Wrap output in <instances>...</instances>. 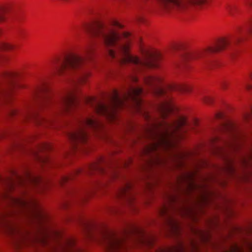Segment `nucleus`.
I'll return each mask as SVG.
<instances>
[{"label":"nucleus","mask_w":252,"mask_h":252,"mask_svg":"<svg viewBox=\"0 0 252 252\" xmlns=\"http://www.w3.org/2000/svg\"><path fill=\"white\" fill-rule=\"evenodd\" d=\"M0 182L4 187V190L0 193V232L12 237L13 245L17 251L27 247L34 249L43 246L49 247L50 252H86L77 246L73 237L62 238L59 232H54L53 235L61 240L53 243L48 232H42L39 236L32 237L12 221V217L21 211L20 210L31 212L33 217L39 221L42 219L36 200L31 196H26L27 188L43 186L40 177L27 173L25 178L15 174L14 179L0 178Z\"/></svg>","instance_id":"obj_1"},{"label":"nucleus","mask_w":252,"mask_h":252,"mask_svg":"<svg viewBox=\"0 0 252 252\" xmlns=\"http://www.w3.org/2000/svg\"><path fill=\"white\" fill-rule=\"evenodd\" d=\"M85 30L92 36L101 38L107 47H115L118 53L109 49L108 50L109 56L115 58L119 54V60L122 63L134 66L136 71L141 70L144 67H156L157 62L160 58L159 53L151 52L144 49L141 50L143 61H141L136 56L131 55L129 51L128 38L130 34L128 32H124L120 35L100 22L86 25Z\"/></svg>","instance_id":"obj_2"},{"label":"nucleus","mask_w":252,"mask_h":252,"mask_svg":"<svg viewBox=\"0 0 252 252\" xmlns=\"http://www.w3.org/2000/svg\"><path fill=\"white\" fill-rule=\"evenodd\" d=\"M187 124V120L183 117L171 123L164 120L153 122L148 130L155 140L144 150L149 157L148 162L151 166L160 165L164 162L158 154H156L154 157L152 153L157 152L159 149H166L174 146L176 141L182 138V128Z\"/></svg>","instance_id":"obj_3"},{"label":"nucleus","mask_w":252,"mask_h":252,"mask_svg":"<svg viewBox=\"0 0 252 252\" xmlns=\"http://www.w3.org/2000/svg\"><path fill=\"white\" fill-rule=\"evenodd\" d=\"M142 94L143 90L141 88L129 85L121 94L114 91L107 105L94 97H86L84 100L96 113L104 116L111 122H115L118 119L117 110L125 106L127 102L130 101L138 113L142 114L147 121H150V115L143 110V102L140 97Z\"/></svg>","instance_id":"obj_4"},{"label":"nucleus","mask_w":252,"mask_h":252,"mask_svg":"<svg viewBox=\"0 0 252 252\" xmlns=\"http://www.w3.org/2000/svg\"><path fill=\"white\" fill-rule=\"evenodd\" d=\"M87 71L82 70L72 82L73 87L66 91L58 99L55 100L50 94L47 85L43 84L37 87L33 92V97L38 107L41 108L51 107L56 108L60 113L70 112L77 108L79 102L76 96L75 86L85 82L89 75Z\"/></svg>","instance_id":"obj_5"},{"label":"nucleus","mask_w":252,"mask_h":252,"mask_svg":"<svg viewBox=\"0 0 252 252\" xmlns=\"http://www.w3.org/2000/svg\"><path fill=\"white\" fill-rule=\"evenodd\" d=\"M133 234L140 235L139 241L143 245L151 246L154 243L152 237L147 236L141 230L132 226L124 229L120 234L104 228L101 231V240L107 252H127L126 239Z\"/></svg>","instance_id":"obj_6"},{"label":"nucleus","mask_w":252,"mask_h":252,"mask_svg":"<svg viewBox=\"0 0 252 252\" xmlns=\"http://www.w3.org/2000/svg\"><path fill=\"white\" fill-rule=\"evenodd\" d=\"M94 48L93 43L90 44L84 51V57L69 54L62 59L57 58L53 62V67L56 72L62 74L70 70H82L87 60L93 58Z\"/></svg>","instance_id":"obj_7"},{"label":"nucleus","mask_w":252,"mask_h":252,"mask_svg":"<svg viewBox=\"0 0 252 252\" xmlns=\"http://www.w3.org/2000/svg\"><path fill=\"white\" fill-rule=\"evenodd\" d=\"M102 124L93 117H84L79 120V126L75 132H69L68 137L71 141L74 149L80 148L79 144H86L88 140V135L86 131L87 127L93 129H98Z\"/></svg>","instance_id":"obj_8"},{"label":"nucleus","mask_w":252,"mask_h":252,"mask_svg":"<svg viewBox=\"0 0 252 252\" xmlns=\"http://www.w3.org/2000/svg\"><path fill=\"white\" fill-rule=\"evenodd\" d=\"M231 43V41L227 39H220L214 47H210L205 51L202 52H193L189 54L186 58L191 60H197L200 64H203L207 68H211L210 63L207 60V56L213 53H217L224 49Z\"/></svg>","instance_id":"obj_9"},{"label":"nucleus","mask_w":252,"mask_h":252,"mask_svg":"<svg viewBox=\"0 0 252 252\" xmlns=\"http://www.w3.org/2000/svg\"><path fill=\"white\" fill-rule=\"evenodd\" d=\"M221 130L227 133L228 139L223 140V143L229 148L235 149L237 148L239 133L236 125L231 122H226L221 126Z\"/></svg>","instance_id":"obj_10"},{"label":"nucleus","mask_w":252,"mask_h":252,"mask_svg":"<svg viewBox=\"0 0 252 252\" xmlns=\"http://www.w3.org/2000/svg\"><path fill=\"white\" fill-rule=\"evenodd\" d=\"M157 95L163 96L164 97L161 102L157 106V109L160 117L165 119L168 114L174 110V106L171 98L168 95L166 94L165 91L161 88H158L156 90Z\"/></svg>","instance_id":"obj_11"},{"label":"nucleus","mask_w":252,"mask_h":252,"mask_svg":"<svg viewBox=\"0 0 252 252\" xmlns=\"http://www.w3.org/2000/svg\"><path fill=\"white\" fill-rule=\"evenodd\" d=\"M160 5L167 10H180L186 7L188 3H205L207 0H158Z\"/></svg>","instance_id":"obj_12"},{"label":"nucleus","mask_w":252,"mask_h":252,"mask_svg":"<svg viewBox=\"0 0 252 252\" xmlns=\"http://www.w3.org/2000/svg\"><path fill=\"white\" fill-rule=\"evenodd\" d=\"M169 209L170 207L164 205L160 208L159 213L161 217L165 219L171 232L177 235L180 232V225L169 214Z\"/></svg>","instance_id":"obj_13"},{"label":"nucleus","mask_w":252,"mask_h":252,"mask_svg":"<svg viewBox=\"0 0 252 252\" xmlns=\"http://www.w3.org/2000/svg\"><path fill=\"white\" fill-rule=\"evenodd\" d=\"M132 184L128 181H126L120 188L118 196L128 204H132L134 199V193L132 191Z\"/></svg>","instance_id":"obj_14"},{"label":"nucleus","mask_w":252,"mask_h":252,"mask_svg":"<svg viewBox=\"0 0 252 252\" xmlns=\"http://www.w3.org/2000/svg\"><path fill=\"white\" fill-rule=\"evenodd\" d=\"M189 243L190 252H199V246L197 242L191 240ZM156 252H186V250L184 245L180 243L176 247L158 249Z\"/></svg>","instance_id":"obj_15"},{"label":"nucleus","mask_w":252,"mask_h":252,"mask_svg":"<svg viewBox=\"0 0 252 252\" xmlns=\"http://www.w3.org/2000/svg\"><path fill=\"white\" fill-rule=\"evenodd\" d=\"M4 77L7 79L10 83L9 87L7 90L3 92L0 91V94H2L4 96L10 97L13 93L15 87L14 84V79L17 77L18 75L16 72H6L3 73Z\"/></svg>","instance_id":"obj_16"},{"label":"nucleus","mask_w":252,"mask_h":252,"mask_svg":"<svg viewBox=\"0 0 252 252\" xmlns=\"http://www.w3.org/2000/svg\"><path fill=\"white\" fill-rule=\"evenodd\" d=\"M193 233L197 236L200 241L204 243H211V236L208 230L195 229Z\"/></svg>","instance_id":"obj_17"},{"label":"nucleus","mask_w":252,"mask_h":252,"mask_svg":"<svg viewBox=\"0 0 252 252\" xmlns=\"http://www.w3.org/2000/svg\"><path fill=\"white\" fill-rule=\"evenodd\" d=\"M104 162V159L101 158L98 161V163H95L89 166V171L91 174L93 172H98L100 173H105V170L103 166H102L101 163Z\"/></svg>","instance_id":"obj_18"},{"label":"nucleus","mask_w":252,"mask_h":252,"mask_svg":"<svg viewBox=\"0 0 252 252\" xmlns=\"http://www.w3.org/2000/svg\"><path fill=\"white\" fill-rule=\"evenodd\" d=\"M169 89L171 91H176L181 93H189L191 91L190 86L183 84H175L169 86Z\"/></svg>","instance_id":"obj_19"},{"label":"nucleus","mask_w":252,"mask_h":252,"mask_svg":"<svg viewBox=\"0 0 252 252\" xmlns=\"http://www.w3.org/2000/svg\"><path fill=\"white\" fill-rule=\"evenodd\" d=\"M28 116L33 118L38 125L49 124L51 123L52 120L51 118H46L37 114H28Z\"/></svg>","instance_id":"obj_20"},{"label":"nucleus","mask_w":252,"mask_h":252,"mask_svg":"<svg viewBox=\"0 0 252 252\" xmlns=\"http://www.w3.org/2000/svg\"><path fill=\"white\" fill-rule=\"evenodd\" d=\"M161 81V79L157 76H149L145 79V82L150 85H156L157 83Z\"/></svg>","instance_id":"obj_21"},{"label":"nucleus","mask_w":252,"mask_h":252,"mask_svg":"<svg viewBox=\"0 0 252 252\" xmlns=\"http://www.w3.org/2000/svg\"><path fill=\"white\" fill-rule=\"evenodd\" d=\"M14 48L15 46L13 44L4 42H0V50L10 51L14 49Z\"/></svg>","instance_id":"obj_22"},{"label":"nucleus","mask_w":252,"mask_h":252,"mask_svg":"<svg viewBox=\"0 0 252 252\" xmlns=\"http://www.w3.org/2000/svg\"><path fill=\"white\" fill-rule=\"evenodd\" d=\"M194 173H189L188 175H186V178H189V180H191L190 182L191 183H189V189H194L196 188H198L197 185H196L194 181H193V176Z\"/></svg>","instance_id":"obj_23"},{"label":"nucleus","mask_w":252,"mask_h":252,"mask_svg":"<svg viewBox=\"0 0 252 252\" xmlns=\"http://www.w3.org/2000/svg\"><path fill=\"white\" fill-rule=\"evenodd\" d=\"M200 99L205 103L210 104L213 101V98L209 96L203 95L200 97Z\"/></svg>","instance_id":"obj_24"},{"label":"nucleus","mask_w":252,"mask_h":252,"mask_svg":"<svg viewBox=\"0 0 252 252\" xmlns=\"http://www.w3.org/2000/svg\"><path fill=\"white\" fill-rule=\"evenodd\" d=\"M226 162L227 165L226 167V170L230 173H233V172H234V169L232 165L231 161H229V160H227Z\"/></svg>","instance_id":"obj_25"},{"label":"nucleus","mask_w":252,"mask_h":252,"mask_svg":"<svg viewBox=\"0 0 252 252\" xmlns=\"http://www.w3.org/2000/svg\"><path fill=\"white\" fill-rule=\"evenodd\" d=\"M249 32L250 34H252V28L251 30H250ZM250 77L251 79L252 80V72H251L250 74ZM245 87L247 90H251L252 89V84H250L248 82H246L245 84Z\"/></svg>","instance_id":"obj_26"},{"label":"nucleus","mask_w":252,"mask_h":252,"mask_svg":"<svg viewBox=\"0 0 252 252\" xmlns=\"http://www.w3.org/2000/svg\"><path fill=\"white\" fill-rule=\"evenodd\" d=\"M72 178V175L63 176L61 178V179L60 180V184H61V185H63V184H64L65 183L67 182L68 181H69Z\"/></svg>","instance_id":"obj_27"},{"label":"nucleus","mask_w":252,"mask_h":252,"mask_svg":"<svg viewBox=\"0 0 252 252\" xmlns=\"http://www.w3.org/2000/svg\"><path fill=\"white\" fill-rule=\"evenodd\" d=\"M229 83L226 81H222L220 83V87L222 90H226L228 88Z\"/></svg>","instance_id":"obj_28"},{"label":"nucleus","mask_w":252,"mask_h":252,"mask_svg":"<svg viewBox=\"0 0 252 252\" xmlns=\"http://www.w3.org/2000/svg\"><path fill=\"white\" fill-rule=\"evenodd\" d=\"M167 199L170 203H174L176 201V198L173 195H168Z\"/></svg>","instance_id":"obj_29"},{"label":"nucleus","mask_w":252,"mask_h":252,"mask_svg":"<svg viewBox=\"0 0 252 252\" xmlns=\"http://www.w3.org/2000/svg\"><path fill=\"white\" fill-rule=\"evenodd\" d=\"M19 112L17 110H16V109L12 108L10 110V111L9 112V114L11 116H14V115H16Z\"/></svg>","instance_id":"obj_30"},{"label":"nucleus","mask_w":252,"mask_h":252,"mask_svg":"<svg viewBox=\"0 0 252 252\" xmlns=\"http://www.w3.org/2000/svg\"><path fill=\"white\" fill-rule=\"evenodd\" d=\"M182 213H185L187 214H190L191 213V212L190 209L187 208L186 207H183V208L182 209Z\"/></svg>","instance_id":"obj_31"},{"label":"nucleus","mask_w":252,"mask_h":252,"mask_svg":"<svg viewBox=\"0 0 252 252\" xmlns=\"http://www.w3.org/2000/svg\"><path fill=\"white\" fill-rule=\"evenodd\" d=\"M129 79L132 82H136L137 80V77L135 75H131L129 76Z\"/></svg>","instance_id":"obj_32"},{"label":"nucleus","mask_w":252,"mask_h":252,"mask_svg":"<svg viewBox=\"0 0 252 252\" xmlns=\"http://www.w3.org/2000/svg\"><path fill=\"white\" fill-rule=\"evenodd\" d=\"M50 148H51V147L50 145H49L48 144H44V145H42V146L41 147V150H48V149H50Z\"/></svg>","instance_id":"obj_33"},{"label":"nucleus","mask_w":252,"mask_h":252,"mask_svg":"<svg viewBox=\"0 0 252 252\" xmlns=\"http://www.w3.org/2000/svg\"><path fill=\"white\" fill-rule=\"evenodd\" d=\"M234 8L231 6H228L227 8V10L228 11V13L230 14V15H232L233 14V10Z\"/></svg>","instance_id":"obj_34"},{"label":"nucleus","mask_w":252,"mask_h":252,"mask_svg":"<svg viewBox=\"0 0 252 252\" xmlns=\"http://www.w3.org/2000/svg\"><path fill=\"white\" fill-rule=\"evenodd\" d=\"M113 25L120 28H122V26L118 21H114L113 22Z\"/></svg>","instance_id":"obj_35"},{"label":"nucleus","mask_w":252,"mask_h":252,"mask_svg":"<svg viewBox=\"0 0 252 252\" xmlns=\"http://www.w3.org/2000/svg\"><path fill=\"white\" fill-rule=\"evenodd\" d=\"M242 40V39L239 37H235L233 40V41L235 43H237L240 42Z\"/></svg>","instance_id":"obj_36"},{"label":"nucleus","mask_w":252,"mask_h":252,"mask_svg":"<svg viewBox=\"0 0 252 252\" xmlns=\"http://www.w3.org/2000/svg\"><path fill=\"white\" fill-rule=\"evenodd\" d=\"M111 174L113 178H117L118 176V173L116 171H113Z\"/></svg>","instance_id":"obj_37"},{"label":"nucleus","mask_w":252,"mask_h":252,"mask_svg":"<svg viewBox=\"0 0 252 252\" xmlns=\"http://www.w3.org/2000/svg\"><path fill=\"white\" fill-rule=\"evenodd\" d=\"M220 140V137L219 136H216L212 139L213 142H215Z\"/></svg>","instance_id":"obj_38"},{"label":"nucleus","mask_w":252,"mask_h":252,"mask_svg":"<svg viewBox=\"0 0 252 252\" xmlns=\"http://www.w3.org/2000/svg\"><path fill=\"white\" fill-rule=\"evenodd\" d=\"M246 2L250 7H252V0H246Z\"/></svg>","instance_id":"obj_39"},{"label":"nucleus","mask_w":252,"mask_h":252,"mask_svg":"<svg viewBox=\"0 0 252 252\" xmlns=\"http://www.w3.org/2000/svg\"><path fill=\"white\" fill-rule=\"evenodd\" d=\"M169 207H170V208H171L172 209H173V210H175V209H176V210H179V211H180V213H182V209L183 208V207H182V208H179H179L175 209V208H173V206H172V205H171Z\"/></svg>","instance_id":"obj_40"},{"label":"nucleus","mask_w":252,"mask_h":252,"mask_svg":"<svg viewBox=\"0 0 252 252\" xmlns=\"http://www.w3.org/2000/svg\"><path fill=\"white\" fill-rule=\"evenodd\" d=\"M169 207H170V208H171L172 209H173V210H175V209H176V210H179V211H180V213H182V209L183 208V207H182V208H179H179L175 209V208H173V206H172V205H171Z\"/></svg>","instance_id":"obj_41"},{"label":"nucleus","mask_w":252,"mask_h":252,"mask_svg":"<svg viewBox=\"0 0 252 252\" xmlns=\"http://www.w3.org/2000/svg\"><path fill=\"white\" fill-rule=\"evenodd\" d=\"M207 194V193H204V194H202V196H201V198H202L201 199L202 200H204V201H205V200L206 199V198L207 197L206 196H207V194Z\"/></svg>","instance_id":"obj_42"},{"label":"nucleus","mask_w":252,"mask_h":252,"mask_svg":"<svg viewBox=\"0 0 252 252\" xmlns=\"http://www.w3.org/2000/svg\"><path fill=\"white\" fill-rule=\"evenodd\" d=\"M178 156L179 157V158H180V159H181L182 158H184V157L185 156V155L182 154L178 155Z\"/></svg>","instance_id":"obj_43"},{"label":"nucleus","mask_w":252,"mask_h":252,"mask_svg":"<svg viewBox=\"0 0 252 252\" xmlns=\"http://www.w3.org/2000/svg\"><path fill=\"white\" fill-rule=\"evenodd\" d=\"M89 193L88 192V191H86V190H84L83 191H82V192H81V194H82V195H86L87 194H88Z\"/></svg>","instance_id":"obj_44"},{"label":"nucleus","mask_w":252,"mask_h":252,"mask_svg":"<svg viewBox=\"0 0 252 252\" xmlns=\"http://www.w3.org/2000/svg\"><path fill=\"white\" fill-rule=\"evenodd\" d=\"M217 117L218 119H220L222 117V115L220 113H218L217 115Z\"/></svg>","instance_id":"obj_45"},{"label":"nucleus","mask_w":252,"mask_h":252,"mask_svg":"<svg viewBox=\"0 0 252 252\" xmlns=\"http://www.w3.org/2000/svg\"><path fill=\"white\" fill-rule=\"evenodd\" d=\"M132 125L130 124H129L128 125H127V128L129 129H131L132 128Z\"/></svg>","instance_id":"obj_46"},{"label":"nucleus","mask_w":252,"mask_h":252,"mask_svg":"<svg viewBox=\"0 0 252 252\" xmlns=\"http://www.w3.org/2000/svg\"><path fill=\"white\" fill-rule=\"evenodd\" d=\"M17 32H18V34L20 36H21V35H22V32H21V31H17Z\"/></svg>","instance_id":"obj_47"},{"label":"nucleus","mask_w":252,"mask_h":252,"mask_svg":"<svg viewBox=\"0 0 252 252\" xmlns=\"http://www.w3.org/2000/svg\"><path fill=\"white\" fill-rule=\"evenodd\" d=\"M178 164H179L180 165H182L183 163H182V161H180Z\"/></svg>","instance_id":"obj_48"},{"label":"nucleus","mask_w":252,"mask_h":252,"mask_svg":"<svg viewBox=\"0 0 252 252\" xmlns=\"http://www.w3.org/2000/svg\"><path fill=\"white\" fill-rule=\"evenodd\" d=\"M85 225H86L85 227H86L87 229H89V224H85Z\"/></svg>","instance_id":"obj_49"},{"label":"nucleus","mask_w":252,"mask_h":252,"mask_svg":"<svg viewBox=\"0 0 252 252\" xmlns=\"http://www.w3.org/2000/svg\"><path fill=\"white\" fill-rule=\"evenodd\" d=\"M218 151H219V152H220L221 151H222V149H221V148H220V149L219 148V149H218Z\"/></svg>","instance_id":"obj_50"},{"label":"nucleus","mask_w":252,"mask_h":252,"mask_svg":"<svg viewBox=\"0 0 252 252\" xmlns=\"http://www.w3.org/2000/svg\"><path fill=\"white\" fill-rule=\"evenodd\" d=\"M2 136V134L0 133V138Z\"/></svg>","instance_id":"obj_51"}]
</instances>
